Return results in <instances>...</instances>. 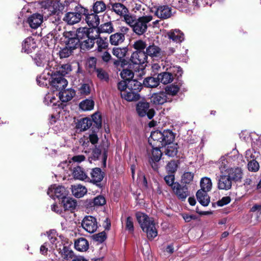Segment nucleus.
Listing matches in <instances>:
<instances>
[{"label":"nucleus","mask_w":261,"mask_h":261,"mask_svg":"<svg viewBox=\"0 0 261 261\" xmlns=\"http://www.w3.org/2000/svg\"><path fill=\"white\" fill-rule=\"evenodd\" d=\"M243 176L242 169L239 168H228L221 175L218 180V188L220 190H228L232 186L233 180L239 181Z\"/></svg>","instance_id":"nucleus-1"},{"label":"nucleus","mask_w":261,"mask_h":261,"mask_svg":"<svg viewBox=\"0 0 261 261\" xmlns=\"http://www.w3.org/2000/svg\"><path fill=\"white\" fill-rule=\"evenodd\" d=\"M136 216L141 228L144 232L146 233L148 239L152 240L157 236L158 231L153 218L139 212L136 213Z\"/></svg>","instance_id":"nucleus-2"},{"label":"nucleus","mask_w":261,"mask_h":261,"mask_svg":"<svg viewBox=\"0 0 261 261\" xmlns=\"http://www.w3.org/2000/svg\"><path fill=\"white\" fill-rule=\"evenodd\" d=\"M174 138V135L171 130H165L163 132L156 130L151 133L148 141L153 146L164 147L172 143Z\"/></svg>","instance_id":"nucleus-3"},{"label":"nucleus","mask_w":261,"mask_h":261,"mask_svg":"<svg viewBox=\"0 0 261 261\" xmlns=\"http://www.w3.org/2000/svg\"><path fill=\"white\" fill-rule=\"evenodd\" d=\"M47 65L50 68V71L47 72V75L53 76V75H59L65 76L71 71V66L69 64H62L59 65L57 62L54 60L50 61Z\"/></svg>","instance_id":"nucleus-4"},{"label":"nucleus","mask_w":261,"mask_h":261,"mask_svg":"<svg viewBox=\"0 0 261 261\" xmlns=\"http://www.w3.org/2000/svg\"><path fill=\"white\" fill-rule=\"evenodd\" d=\"M152 20V16L151 15L139 17L132 28L133 32L138 35L144 34L147 30L148 23Z\"/></svg>","instance_id":"nucleus-5"},{"label":"nucleus","mask_w":261,"mask_h":261,"mask_svg":"<svg viewBox=\"0 0 261 261\" xmlns=\"http://www.w3.org/2000/svg\"><path fill=\"white\" fill-rule=\"evenodd\" d=\"M149 103L146 101H139L136 107V110L140 117L147 116L149 119H152L155 114L154 110L149 109Z\"/></svg>","instance_id":"nucleus-6"},{"label":"nucleus","mask_w":261,"mask_h":261,"mask_svg":"<svg viewBox=\"0 0 261 261\" xmlns=\"http://www.w3.org/2000/svg\"><path fill=\"white\" fill-rule=\"evenodd\" d=\"M47 194L53 199L57 198L63 200L68 195V191L63 186L54 185L48 188Z\"/></svg>","instance_id":"nucleus-7"},{"label":"nucleus","mask_w":261,"mask_h":261,"mask_svg":"<svg viewBox=\"0 0 261 261\" xmlns=\"http://www.w3.org/2000/svg\"><path fill=\"white\" fill-rule=\"evenodd\" d=\"M82 226L87 232L94 233L98 228L97 220L92 216H86L82 221Z\"/></svg>","instance_id":"nucleus-8"},{"label":"nucleus","mask_w":261,"mask_h":261,"mask_svg":"<svg viewBox=\"0 0 261 261\" xmlns=\"http://www.w3.org/2000/svg\"><path fill=\"white\" fill-rule=\"evenodd\" d=\"M172 190L179 199L185 200L190 195L188 187L175 182L172 185Z\"/></svg>","instance_id":"nucleus-9"},{"label":"nucleus","mask_w":261,"mask_h":261,"mask_svg":"<svg viewBox=\"0 0 261 261\" xmlns=\"http://www.w3.org/2000/svg\"><path fill=\"white\" fill-rule=\"evenodd\" d=\"M154 14L158 18L166 19L172 15V9L168 5H162L154 7Z\"/></svg>","instance_id":"nucleus-10"},{"label":"nucleus","mask_w":261,"mask_h":261,"mask_svg":"<svg viewBox=\"0 0 261 261\" xmlns=\"http://www.w3.org/2000/svg\"><path fill=\"white\" fill-rule=\"evenodd\" d=\"M50 82L53 88L56 90L61 91L65 89L68 84L67 81L63 76L57 75H53Z\"/></svg>","instance_id":"nucleus-11"},{"label":"nucleus","mask_w":261,"mask_h":261,"mask_svg":"<svg viewBox=\"0 0 261 261\" xmlns=\"http://www.w3.org/2000/svg\"><path fill=\"white\" fill-rule=\"evenodd\" d=\"M43 15L39 13H35L30 16L27 20L29 26L33 29H37L43 22Z\"/></svg>","instance_id":"nucleus-12"},{"label":"nucleus","mask_w":261,"mask_h":261,"mask_svg":"<svg viewBox=\"0 0 261 261\" xmlns=\"http://www.w3.org/2000/svg\"><path fill=\"white\" fill-rule=\"evenodd\" d=\"M147 59L145 51H135L132 54L130 60L134 64L142 65L147 62Z\"/></svg>","instance_id":"nucleus-13"},{"label":"nucleus","mask_w":261,"mask_h":261,"mask_svg":"<svg viewBox=\"0 0 261 261\" xmlns=\"http://www.w3.org/2000/svg\"><path fill=\"white\" fill-rule=\"evenodd\" d=\"M167 101V95L165 92L154 93L151 97V102L155 105H162Z\"/></svg>","instance_id":"nucleus-14"},{"label":"nucleus","mask_w":261,"mask_h":261,"mask_svg":"<svg viewBox=\"0 0 261 261\" xmlns=\"http://www.w3.org/2000/svg\"><path fill=\"white\" fill-rule=\"evenodd\" d=\"M91 180L96 184L98 187L100 186V182L102 181L104 177V173L99 168H95L92 169L91 172Z\"/></svg>","instance_id":"nucleus-15"},{"label":"nucleus","mask_w":261,"mask_h":261,"mask_svg":"<svg viewBox=\"0 0 261 261\" xmlns=\"http://www.w3.org/2000/svg\"><path fill=\"white\" fill-rule=\"evenodd\" d=\"M37 45L34 39L32 37H28L22 43V51L29 54L36 48Z\"/></svg>","instance_id":"nucleus-16"},{"label":"nucleus","mask_w":261,"mask_h":261,"mask_svg":"<svg viewBox=\"0 0 261 261\" xmlns=\"http://www.w3.org/2000/svg\"><path fill=\"white\" fill-rule=\"evenodd\" d=\"M34 61L37 66L42 67L45 66V70L50 71V68L47 64L50 61H48L44 54L40 53L36 54L34 58Z\"/></svg>","instance_id":"nucleus-17"},{"label":"nucleus","mask_w":261,"mask_h":261,"mask_svg":"<svg viewBox=\"0 0 261 261\" xmlns=\"http://www.w3.org/2000/svg\"><path fill=\"white\" fill-rule=\"evenodd\" d=\"M146 56H150L151 58H161L162 55L161 49L154 44L150 45L146 47L145 52Z\"/></svg>","instance_id":"nucleus-18"},{"label":"nucleus","mask_w":261,"mask_h":261,"mask_svg":"<svg viewBox=\"0 0 261 261\" xmlns=\"http://www.w3.org/2000/svg\"><path fill=\"white\" fill-rule=\"evenodd\" d=\"M75 92L72 89H67L60 91L59 93V97L62 102H67L70 101L74 96Z\"/></svg>","instance_id":"nucleus-19"},{"label":"nucleus","mask_w":261,"mask_h":261,"mask_svg":"<svg viewBox=\"0 0 261 261\" xmlns=\"http://www.w3.org/2000/svg\"><path fill=\"white\" fill-rule=\"evenodd\" d=\"M85 21L89 27L93 28H97L100 23L99 16L95 13L89 14L88 12Z\"/></svg>","instance_id":"nucleus-20"},{"label":"nucleus","mask_w":261,"mask_h":261,"mask_svg":"<svg viewBox=\"0 0 261 261\" xmlns=\"http://www.w3.org/2000/svg\"><path fill=\"white\" fill-rule=\"evenodd\" d=\"M122 98L128 101H135L139 98V94L135 91L127 88L125 91H123L121 93Z\"/></svg>","instance_id":"nucleus-21"},{"label":"nucleus","mask_w":261,"mask_h":261,"mask_svg":"<svg viewBox=\"0 0 261 261\" xmlns=\"http://www.w3.org/2000/svg\"><path fill=\"white\" fill-rule=\"evenodd\" d=\"M208 191L199 190L196 193L197 198L199 202L203 206H207L210 203V197L207 194Z\"/></svg>","instance_id":"nucleus-22"},{"label":"nucleus","mask_w":261,"mask_h":261,"mask_svg":"<svg viewBox=\"0 0 261 261\" xmlns=\"http://www.w3.org/2000/svg\"><path fill=\"white\" fill-rule=\"evenodd\" d=\"M169 39L176 43H180L184 39V34L179 30L170 31L167 33Z\"/></svg>","instance_id":"nucleus-23"},{"label":"nucleus","mask_w":261,"mask_h":261,"mask_svg":"<svg viewBox=\"0 0 261 261\" xmlns=\"http://www.w3.org/2000/svg\"><path fill=\"white\" fill-rule=\"evenodd\" d=\"M71 190L72 194L76 198L83 197L87 192L86 187L81 185L72 186Z\"/></svg>","instance_id":"nucleus-24"},{"label":"nucleus","mask_w":261,"mask_h":261,"mask_svg":"<svg viewBox=\"0 0 261 261\" xmlns=\"http://www.w3.org/2000/svg\"><path fill=\"white\" fill-rule=\"evenodd\" d=\"M74 247L79 251H85L89 248L88 242L86 239L80 238L75 240Z\"/></svg>","instance_id":"nucleus-25"},{"label":"nucleus","mask_w":261,"mask_h":261,"mask_svg":"<svg viewBox=\"0 0 261 261\" xmlns=\"http://www.w3.org/2000/svg\"><path fill=\"white\" fill-rule=\"evenodd\" d=\"M62 203L65 210L73 211L77 206L76 201L70 197H66L62 200Z\"/></svg>","instance_id":"nucleus-26"},{"label":"nucleus","mask_w":261,"mask_h":261,"mask_svg":"<svg viewBox=\"0 0 261 261\" xmlns=\"http://www.w3.org/2000/svg\"><path fill=\"white\" fill-rule=\"evenodd\" d=\"M125 36L120 33H116L110 36V42L113 45H118L124 42Z\"/></svg>","instance_id":"nucleus-27"},{"label":"nucleus","mask_w":261,"mask_h":261,"mask_svg":"<svg viewBox=\"0 0 261 261\" xmlns=\"http://www.w3.org/2000/svg\"><path fill=\"white\" fill-rule=\"evenodd\" d=\"M63 20L69 25H73L80 21L74 11L66 13Z\"/></svg>","instance_id":"nucleus-28"},{"label":"nucleus","mask_w":261,"mask_h":261,"mask_svg":"<svg viewBox=\"0 0 261 261\" xmlns=\"http://www.w3.org/2000/svg\"><path fill=\"white\" fill-rule=\"evenodd\" d=\"M91 32V29L88 28H80L76 31V37L81 42L90 36V34Z\"/></svg>","instance_id":"nucleus-29"},{"label":"nucleus","mask_w":261,"mask_h":261,"mask_svg":"<svg viewBox=\"0 0 261 261\" xmlns=\"http://www.w3.org/2000/svg\"><path fill=\"white\" fill-rule=\"evenodd\" d=\"M114 28L113 23L109 21L101 24L97 28L98 32L99 33L111 34L114 32Z\"/></svg>","instance_id":"nucleus-30"},{"label":"nucleus","mask_w":261,"mask_h":261,"mask_svg":"<svg viewBox=\"0 0 261 261\" xmlns=\"http://www.w3.org/2000/svg\"><path fill=\"white\" fill-rule=\"evenodd\" d=\"M113 11L117 15L124 16L128 13V9L123 4L119 3H115L112 4Z\"/></svg>","instance_id":"nucleus-31"},{"label":"nucleus","mask_w":261,"mask_h":261,"mask_svg":"<svg viewBox=\"0 0 261 261\" xmlns=\"http://www.w3.org/2000/svg\"><path fill=\"white\" fill-rule=\"evenodd\" d=\"M72 175L75 178L79 180H85L89 179L83 169L80 166H77L73 168Z\"/></svg>","instance_id":"nucleus-32"},{"label":"nucleus","mask_w":261,"mask_h":261,"mask_svg":"<svg viewBox=\"0 0 261 261\" xmlns=\"http://www.w3.org/2000/svg\"><path fill=\"white\" fill-rule=\"evenodd\" d=\"M94 101L92 99H86L79 103L80 109L83 111H91L93 109Z\"/></svg>","instance_id":"nucleus-33"},{"label":"nucleus","mask_w":261,"mask_h":261,"mask_svg":"<svg viewBox=\"0 0 261 261\" xmlns=\"http://www.w3.org/2000/svg\"><path fill=\"white\" fill-rule=\"evenodd\" d=\"M159 83L161 82L164 85L172 82L173 80V76L172 73L168 72H163L158 74Z\"/></svg>","instance_id":"nucleus-34"},{"label":"nucleus","mask_w":261,"mask_h":261,"mask_svg":"<svg viewBox=\"0 0 261 261\" xmlns=\"http://www.w3.org/2000/svg\"><path fill=\"white\" fill-rule=\"evenodd\" d=\"M95 38L90 36L80 42L81 48L83 50H89L92 48L94 44Z\"/></svg>","instance_id":"nucleus-35"},{"label":"nucleus","mask_w":261,"mask_h":261,"mask_svg":"<svg viewBox=\"0 0 261 261\" xmlns=\"http://www.w3.org/2000/svg\"><path fill=\"white\" fill-rule=\"evenodd\" d=\"M74 12L77 15L78 19L81 21L83 16H85V17H86L89 12V10L87 8L78 4L75 7Z\"/></svg>","instance_id":"nucleus-36"},{"label":"nucleus","mask_w":261,"mask_h":261,"mask_svg":"<svg viewBox=\"0 0 261 261\" xmlns=\"http://www.w3.org/2000/svg\"><path fill=\"white\" fill-rule=\"evenodd\" d=\"M200 190H205L206 191H210L212 188V182L211 179L207 177H203L200 180Z\"/></svg>","instance_id":"nucleus-37"},{"label":"nucleus","mask_w":261,"mask_h":261,"mask_svg":"<svg viewBox=\"0 0 261 261\" xmlns=\"http://www.w3.org/2000/svg\"><path fill=\"white\" fill-rule=\"evenodd\" d=\"M143 84L147 87H156L159 84V80L158 77H148L145 79Z\"/></svg>","instance_id":"nucleus-38"},{"label":"nucleus","mask_w":261,"mask_h":261,"mask_svg":"<svg viewBox=\"0 0 261 261\" xmlns=\"http://www.w3.org/2000/svg\"><path fill=\"white\" fill-rule=\"evenodd\" d=\"M92 125V121L88 118H84L78 123V127L82 130H86Z\"/></svg>","instance_id":"nucleus-39"},{"label":"nucleus","mask_w":261,"mask_h":261,"mask_svg":"<svg viewBox=\"0 0 261 261\" xmlns=\"http://www.w3.org/2000/svg\"><path fill=\"white\" fill-rule=\"evenodd\" d=\"M106 10V5L102 1H96L93 4V11L95 14L104 12Z\"/></svg>","instance_id":"nucleus-40"},{"label":"nucleus","mask_w":261,"mask_h":261,"mask_svg":"<svg viewBox=\"0 0 261 261\" xmlns=\"http://www.w3.org/2000/svg\"><path fill=\"white\" fill-rule=\"evenodd\" d=\"M152 146V155L151 156V159L155 162L159 161L161 158L162 156V152L160 150V148L161 147H163L162 146H153L152 145H151Z\"/></svg>","instance_id":"nucleus-41"},{"label":"nucleus","mask_w":261,"mask_h":261,"mask_svg":"<svg viewBox=\"0 0 261 261\" xmlns=\"http://www.w3.org/2000/svg\"><path fill=\"white\" fill-rule=\"evenodd\" d=\"M127 52V47H114L113 49V54L119 59L123 58Z\"/></svg>","instance_id":"nucleus-42"},{"label":"nucleus","mask_w":261,"mask_h":261,"mask_svg":"<svg viewBox=\"0 0 261 261\" xmlns=\"http://www.w3.org/2000/svg\"><path fill=\"white\" fill-rule=\"evenodd\" d=\"M142 85L137 80H130L127 82V88L135 91L138 93L141 89Z\"/></svg>","instance_id":"nucleus-43"},{"label":"nucleus","mask_w":261,"mask_h":261,"mask_svg":"<svg viewBox=\"0 0 261 261\" xmlns=\"http://www.w3.org/2000/svg\"><path fill=\"white\" fill-rule=\"evenodd\" d=\"M61 254L63 259L66 260L71 259L74 256L73 252L67 246L63 247L61 250Z\"/></svg>","instance_id":"nucleus-44"},{"label":"nucleus","mask_w":261,"mask_h":261,"mask_svg":"<svg viewBox=\"0 0 261 261\" xmlns=\"http://www.w3.org/2000/svg\"><path fill=\"white\" fill-rule=\"evenodd\" d=\"M165 92L166 95L167 94L174 96L177 94L179 90V87L177 85L174 84H171L169 86H167L165 89Z\"/></svg>","instance_id":"nucleus-45"},{"label":"nucleus","mask_w":261,"mask_h":261,"mask_svg":"<svg viewBox=\"0 0 261 261\" xmlns=\"http://www.w3.org/2000/svg\"><path fill=\"white\" fill-rule=\"evenodd\" d=\"M123 16L124 21L129 25L131 28L133 27L134 23L137 20V18L135 15L131 14L130 13H126Z\"/></svg>","instance_id":"nucleus-46"},{"label":"nucleus","mask_w":261,"mask_h":261,"mask_svg":"<svg viewBox=\"0 0 261 261\" xmlns=\"http://www.w3.org/2000/svg\"><path fill=\"white\" fill-rule=\"evenodd\" d=\"M133 47L136 49L137 51H144V49L146 47V42L142 40H138L134 42Z\"/></svg>","instance_id":"nucleus-47"},{"label":"nucleus","mask_w":261,"mask_h":261,"mask_svg":"<svg viewBox=\"0 0 261 261\" xmlns=\"http://www.w3.org/2000/svg\"><path fill=\"white\" fill-rule=\"evenodd\" d=\"M65 42L66 45L73 50L77 48L80 45V42L77 37L70 40H66Z\"/></svg>","instance_id":"nucleus-48"},{"label":"nucleus","mask_w":261,"mask_h":261,"mask_svg":"<svg viewBox=\"0 0 261 261\" xmlns=\"http://www.w3.org/2000/svg\"><path fill=\"white\" fill-rule=\"evenodd\" d=\"M48 71H46V73ZM45 72L46 71L45 70L43 74L37 77V82L40 86H45L47 85L48 82V79L49 76L47 75L48 76L47 77L45 75Z\"/></svg>","instance_id":"nucleus-49"},{"label":"nucleus","mask_w":261,"mask_h":261,"mask_svg":"<svg viewBox=\"0 0 261 261\" xmlns=\"http://www.w3.org/2000/svg\"><path fill=\"white\" fill-rule=\"evenodd\" d=\"M122 79L126 81H129L134 77V73L129 69H123L120 73Z\"/></svg>","instance_id":"nucleus-50"},{"label":"nucleus","mask_w":261,"mask_h":261,"mask_svg":"<svg viewBox=\"0 0 261 261\" xmlns=\"http://www.w3.org/2000/svg\"><path fill=\"white\" fill-rule=\"evenodd\" d=\"M81 95L87 96L90 93L91 87L89 84H82L79 89Z\"/></svg>","instance_id":"nucleus-51"},{"label":"nucleus","mask_w":261,"mask_h":261,"mask_svg":"<svg viewBox=\"0 0 261 261\" xmlns=\"http://www.w3.org/2000/svg\"><path fill=\"white\" fill-rule=\"evenodd\" d=\"M177 149L175 145L168 146L166 148L165 154L171 157H173L177 154Z\"/></svg>","instance_id":"nucleus-52"},{"label":"nucleus","mask_w":261,"mask_h":261,"mask_svg":"<svg viewBox=\"0 0 261 261\" xmlns=\"http://www.w3.org/2000/svg\"><path fill=\"white\" fill-rule=\"evenodd\" d=\"M258 156V152L253 149H248L246 151L245 158L248 161L256 160Z\"/></svg>","instance_id":"nucleus-53"},{"label":"nucleus","mask_w":261,"mask_h":261,"mask_svg":"<svg viewBox=\"0 0 261 261\" xmlns=\"http://www.w3.org/2000/svg\"><path fill=\"white\" fill-rule=\"evenodd\" d=\"M97 50L98 51H102L108 47V43L101 38H98L96 41Z\"/></svg>","instance_id":"nucleus-54"},{"label":"nucleus","mask_w":261,"mask_h":261,"mask_svg":"<svg viewBox=\"0 0 261 261\" xmlns=\"http://www.w3.org/2000/svg\"><path fill=\"white\" fill-rule=\"evenodd\" d=\"M248 170L252 172H256L259 170V165L256 160L248 161Z\"/></svg>","instance_id":"nucleus-55"},{"label":"nucleus","mask_w":261,"mask_h":261,"mask_svg":"<svg viewBox=\"0 0 261 261\" xmlns=\"http://www.w3.org/2000/svg\"><path fill=\"white\" fill-rule=\"evenodd\" d=\"M73 49L68 47L67 45L63 48H62L59 53V55L61 58H66L69 57Z\"/></svg>","instance_id":"nucleus-56"},{"label":"nucleus","mask_w":261,"mask_h":261,"mask_svg":"<svg viewBox=\"0 0 261 261\" xmlns=\"http://www.w3.org/2000/svg\"><path fill=\"white\" fill-rule=\"evenodd\" d=\"M194 174L191 172H187L182 176V181L185 184H189L193 180Z\"/></svg>","instance_id":"nucleus-57"},{"label":"nucleus","mask_w":261,"mask_h":261,"mask_svg":"<svg viewBox=\"0 0 261 261\" xmlns=\"http://www.w3.org/2000/svg\"><path fill=\"white\" fill-rule=\"evenodd\" d=\"M177 168V164L174 161H171L170 162L168 163L166 166L167 171L171 174L174 173L176 171Z\"/></svg>","instance_id":"nucleus-58"},{"label":"nucleus","mask_w":261,"mask_h":261,"mask_svg":"<svg viewBox=\"0 0 261 261\" xmlns=\"http://www.w3.org/2000/svg\"><path fill=\"white\" fill-rule=\"evenodd\" d=\"M97 76L101 80L107 81L109 79L108 73L103 69L99 68L96 70Z\"/></svg>","instance_id":"nucleus-59"},{"label":"nucleus","mask_w":261,"mask_h":261,"mask_svg":"<svg viewBox=\"0 0 261 261\" xmlns=\"http://www.w3.org/2000/svg\"><path fill=\"white\" fill-rule=\"evenodd\" d=\"M126 229L130 232H133L134 230L133 219L132 217L128 216L126 218Z\"/></svg>","instance_id":"nucleus-60"},{"label":"nucleus","mask_w":261,"mask_h":261,"mask_svg":"<svg viewBox=\"0 0 261 261\" xmlns=\"http://www.w3.org/2000/svg\"><path fill=\"white\" fill-rule=\"evenodd\" d=\"M251 211L256 213L257 220H261V205L255 204L253 205L251 208Z\"/></svg>","instance_id":"nucleus-61"},{"label":"nucleus","mask_w":261,"mask_h":261,"mask_svg":"<svg viewBox=\"0 0 261 261\" xmlns=\"http://www.w3.org/2000/svg\"><path fill=\"white\" fill-rule=\"evenodd\" d=\"M94 205L96 206H101L106 203L105 198L103 196H98L93 200Z\"/></svg>","instance_id":"nucleus-62"},{"label":"nucleus","mask_w":261,"mask_h":261,"mask_svg":"<svg viewBox=\"0 0 261 261\" xmlns=\"http://www.w3.org/2000/svg\"><path fill=\"white\" fill-rule=\"evenodd\" d=\"M92 123L95 124L97 128H99L101 126V120L100 115L95 114L92 116Z\"/></svg>","instance_id":"nucleus-63"},{"label":"nucleus","mask_w":261,"mask_h":261,"mask_svg":"<svg viewBox=\"0 0 261 261\" xmlns=\"http://www.w3.org/2000/svg\"><path fill=\"white\" fill-rule=\"evenodd\" d=\"M106 239V233L102 231L94 236V239L99 242H103Z\"/></svg>","instance_id":"nucleus-64"}]
</instances>
